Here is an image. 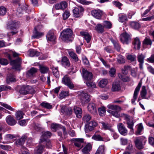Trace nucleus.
<instances>
[{
  "label": "nucleus",
  "instance_id": "nucleus-44",
  "mask_svg": "<svg viewBox=\"0 0 154 154\" xmlns=\"http://www.w3.org/2000/svg\"><path fill=\"white\" fill-rule=\"evenodd\" d=\"M103 26L100 24H98L95 27V29L99 33H102L104 31Z\"/></svg>",
  "mask_w": 154,
  "mask_h": 154
},
{
  "label": "nucleus",
  "instance_id": "nucleus-50",
  "mask_svg": "<svg viewBox=\"0 0 154 154\" xmlns=\"http://www.w3.org/2000/svg\"><path fill=\"white\" fill-rule=\"evenodd\" d=\"M145 58V56L142 54L139 53L137 56V60L139 63H144V60Z\"/></svg>",
  "mask_w": 154,
  "mask_h": 154
},
{
  "label": "nucleus",
  "instance_id": "nucleus-58",
  "mask_svg": "<svg viewBox=\"0 0 154 154\" xmlns=\"http://www.w3.org/2000/svg\"><path fill=\"white\" fill-rule=\"evenodd\" d=\"M103 26L104 28L110 29L111 28L112 24L109 22L105 21L103 22Z\"/></svg>",
  "mask_w": 154,
  "mask_h": 154
},
{
  "label": "nucleus",
  "instance_id": "nucleus-62",
  "mask_svg": "<svg viewBox=\"0 0 154 154\" xmlns=\"http://www.w3.org/2000/svg\"><path fill=\"white\" fill-rule=\"evenodd\" d=\"M70 15V13L69 11H65L63 14V19L65 20L67 19Z\"/></svg>",
  "mask_w": 154,
  "mask_h": 154
},
{
  "label": "nucleus",
  "instance_id": "nucleus-12",
  "mask_svg": "<svg viewBox=\"0 0 154 154\" xmlns=\"http://www.w3.org/2000/svg\"><path fill=\"white\" fill-rule=\"evenodd\" d=\"M61 111L62 113L68 116H70L72 112V109L71 107H67L63 105L61 106Z\"/></svg>",
  "mask_w": 154,
  "mask_h": 154
},
{
  "label": "nucleus",
  "instance_id": "nucleus-54",
  "mask_svg": "<svg viewBox=\"0 0 154 154\" xmlns=\"http://www.w3.org/2000/svg\"><path fill=\"white\" fill-rule=\"evenodd\" d=\"M16 79L14 76L11 75L9 76H8L7 78V82L8 83H9L10 82H14L15 81Z\"/></svg>",
  "mask_w": 154,
  "mask_h": 154
},
{
  "label": "nucleus",
  "instance_id": "nucleus-34",
  "mask_svg": "<svg viewBox=\"0 0 154 154\" xmlns=\"http://www.w3.org/2000/svg\"><path fill=\"white\" fill-rule=\"evenodd\" d=\"M51 69L54 75L57 78H59L60 77V74L58 69V67L53 66L51 67Z\"/></svg>",
  "mask_w": 154,
  "mask_h": 154
},
{
  "label": "nucleus",
  "instance_id": "nucleus-37",
  "mask_svg": "<svg viewBox=\"0 0 154 154\" xmlns=\"http://www.w3.org/2000/svg\"><path fill=\"white\" fill-rule=\"evenodd\" d=\"M68 54L70 57L75 62H77L79 61V58L77 55L73 51H69Z\"/></svg>",
  "mask_w": 154,
  "mask_h": 154
},
{
  "label": "nucleus",
  "instance_id": "nucleus-47",
  "mask_svg": "<svg viewBox=\"0 0 154 154\" xmlns=\"http://www.w3.org/2000/svg\"><path fill=\"white\" fill-rule=\"evenodd\" d=\"M143 46L145 45H149L151 46L152 44V41L149 38H146L143 42Z\"/></svg>",
  "mask_w": 154,
  "mask_h": 154
},
{
  "label": "nucleus",
  "instance_id": "nucleus-1",
  "mask_svg": "<svg viewBox=\"0 0 154 154\" xmlns=\"http://www.w3.org/2000/svg\"><path fill=\"white\" fill-rule=\"evenodd\" d=\"M19 92L20 94L25 95L28 94H33L35 91L32 87L27 85L21 86Z\"/></svg>",
  "mask_w": 154,
  "mask_h": 154
},
{
  "label": "nucleus",
  "instance_id": "nucleus-9",
  "mask_svg": "<svg viewBox=\"0 0 154 154\" xmlns=\"http://www.w3.org/2000/svg\"><path fill=\"white\" fill-rule=\"evenodd\" d=\"M142 82V80H140L139 83L138 85L136 87L133 95V99L131 100V103L132 104L134 103L135 100L137 98L138 94L140 90V87L141 86Z\"/></svg>",
  "mask_w": 154,
  "mask_h": 154
},
{
  "label": "nucleus",
  "instance_id": "nucleus-10",
  "mask_svg": "<svg viewBox=\"0 0 154 154\" xmlns=\"http://www.w3.org/2000/svg\"><path fill=\"white\" fill-rule=\"evenodd\" d=\"M21 63V59L19 57L11 62V64L13 66L12 69L17 70L19 69Z\"/></svg>",
  "mask_w": 154,
  "mask_h": 154
},
{
  "label": "nucleus",
  "instance_id": "nucleus-14",
  "mask_svg": "<svg viewBox=\"0 0 154 154\" xmlns=\"http://www.w3.org/2000/svg\"><path fill=\"white\" fill-rule=\"evenodd\" d=\"M103 14V11L101 10L97 9H94L91 11V14L95 18L100 19L101 18V16Z\"/></svg>",
  "mask_w": 154,
  "mask_h": 154
},
{
  "label": "nucleus",
  "instance_id": "nucleus-25",
  "mask_svg": "<svg viewBox=\"0 0 154 154\" xmlns=\"http://www.w3.org/2000/svg\"><path fill=\"white\" fill-rule=\"evenodd\" d=\"M147 94V91L146 88V87L144 86H142L141 92H140V95L141 96L142 99H148L149 97H146Z\"/></svg>",
  "mask_w": 154,
  "mask_h": 154
},
{
  "label": "nucleus",
  "instance_id": "nucleus-61",
  "mask_svg": "<svg viewBox=\"0 0 154 154\" xmlns=\"http://www.w3.org/2000/svg\"><path fill=\"white\" fill-rule=\"evenodd\" d=\"M154 5V2H153L151 5L148 7V9L146 10L142 14L143 16H145L148 14L149 11L152 8L153 6Z\"/></svg>",
  "mask_w": 154,
  "mask_h": 154
},
{
  "label": "nucleus",
  "instance_id": "nucleus-28",
  "mask_svg": "<svg viewBox=\"0 0 154 154\" xmlns=\"http://www.w3.org/2000/svg\"><path fill=\"white\" fill-rule=\"evenodd\" d=\"M27 137L25 135H23L22 137L19 139H18L16 141L15 143L16 144L18 145H20L23 144L27 139Z\"/></svg>",
  "mask_w": 154,
  "mask_h": 154
},
{
  "label": "nucleus",
  "instance_id": "nucleus-6",
  "mask_svg": "<svg viewBox=\"0 0 154 154\" xmlns=\"http://www.w3.org/2000/svg\"><path fill=\"white\" fill-rule=\"evenodd\" d=\"M83 11V8L80 6L75 7L73 10L74 16L76 17H78L81 16Z\"/></svg>",
  "mask_w": 154,
  "mask_h": 154
},
{
  "label": "nucleus",
  "instance_id": "nucleus-5",
  "mask_svg": "<svg viewBox=\"0 0 154 154\" xmlns=\"http://www.w3.org/2000/svg\"><path fill=\"white\" fill-rule=\"evenodd\" d=\"M124 119L126 121V123L128 128L131 129V131L134 130L133 127L134 123L132 120L131 118L127 115H125L124 116Z\"/></svg>",
  "mask_w": 154,
  "mask_h": 154
},
{
  "label": "nucleus",
  "instance_id": "nucleus-43",
  "mask_svg": "<svg viewBox=\"0 0 154 154\" xmlns=\"http://www.w3.org/2000/svg\"><path fill=\"white\" fill-rule=\"evenodd\" d=\"M105 147L103 145L99 146L95 154H105Z\"/></svg>",
  "mask_w": 154,
  "mask_h": 154
},
{
  "label": "nucleus",
  "instance_id": "nucleus-2",
  "mask_svg": "<svg viewBox=\"0 0 154 154\" xmlns=\"http://www.w3.org/2000/svg\"><path fill=\"white\" fill-rule=\"evenodd\" d=\"M72 34V30L67 28L63 30L60 34L61 38L64 41L69 40Z\"/></svg>",
  "mask_w": 154,
  "mask_h": 154
},
{
  "label": "nucleus",
  "instance_id": "nucleus-57",
  "mask_svg": "<svg viewBox=\"0 0 154 154\" xmlns=\"http://www.w3.org/2000/svg\"><path fill=\"white\" fill-rule=\"evenodd\" d=\"M131 69V66H125L122 69V73L124 74H127L129 70Z\"/></svg>",
  "mask_w": 154,
  "mask_h": 154
},
{
  "label": "nucleus",
  "instance_id": "nucleus-45",
  "mask_svg": "<svg viewBox=\"0 0 154 154\" xmlns=\"http://www.w3.org/2000/svg\"><path fill=\"white\" fill-rule=\"evenodd\" d=\"M130 24L132 28L135 29H139L140 26L139 23L135 22H131L130 23Z\"/></svg>",
  "mask_w": 154,
  "mask_h": 154
},
{
  "label": "nucleus",
  "instance_id": "nucleus-40",
  "mask_svg": "<svg viewBox=\"0 0 154 154\" xmlns=\"http://www.w3.org/2000/svg\"><path fill=\"white\" fill-rule=\"evenodd\" d=\"M108 80L106 79H103L100 80L99 83V85L101 88L105 87L107 84Z\"/></svg>",
  "mask_w": 154,
  "mask_h": 154
},
{
  "label": "nucleus",
  "instance_id": "nucleus-33",
  "mask_svg": "<svg viewBox=\"0 0 154 154\" xmlns=\"http://www.w3.org/2000/svg\"><path fill=\"white\" fill-rule=\"evenodd\" d=\"M75 141L74 144L78 148H81V143L83 142L84 139L82 138H76L75 139Z\"/></svg>",
  "mask_w": 154,
  "mask_h": 154
},
{
  "label": "nucleus",
  "instance_id": "nucleus-8",
  "mask_svg": "<svg viewBox=\"0 0 154 154\" xmlns=\"http://www.w3.org/2000/svg\"><path fill=\"white\" fill-rule=\"evenodd\" d=\"M82 76L85 81L91 80L92 78V73L86 70L83 69H82Z\"/></svg>",
  "mask_w": 154,
  "mask_h": 154
},
{
  "label": "nucleus",
  "instance_id": "nucleus-55",
  "mask_svg": "<svg viewBox=\"0 0 154 154\" xmlns=\"http://www.w3.org/2000/svg\"><path fill=\"white\" fill-rule=\"evenodd\" d=\"M41 105L42 107L48 109H50L52 108V106L47 103L42 102L41 104Z\"/></svg>",
  "mask_w": 154,
  "mask_h": 154
},
{
  "label": "nucleus",
  "instance_id": "nucleus-15",
  "mask_svg": "<svg viewBox=\"0 0 154 154\" xmlns=\"http://www.w3.org/2000/svg\"><path fill=\"white\" fill-rule=\"evenodd\" d=\"M118 129L121 134L125 136L128 133V130L123 124L120 123L118 125Z\"/></svg>",
  "mask_w": 154,
  "mask_h": 154
},
{
  "label": "nucleus",
  "instance_id": "nucleus-13",
  "mask_svg": "<svg viewBox=\"0 0 154 154\" xmlns=\"http://www.w3.org/2000/svg\"><path fill=\"white\" fill-rule=\"evenodd\" d=\"M97 125L96 122L94 121H91L86 125L85 128V131L86 133H88V130L90 131H92Z\"/></svg>",
  "mask_w": 154,
  "mask_h": 154
},
{
  "label": "nucleus",
  "instance_id": "nucleus-20",
  "mask_svg": "<svg viewBox=\"0 0 154 154\" xmlns=\"http://www.w3.org/2000/svg\"><path fill=\"white\" fill-rule=\"evenodd\" d=\"M51 135L50 132L48 131L43 132L42 133V138L40 140V143H42L44 141H45L47 138L50 137Z\"/></svg>",
  "mask_w": 154,
  "mask_h": 154
},
{
  "label": "nucleus",
  "instance_id": "nucleus-32",
  "mask_svg": "<svg viewBox=\"0 0 154 154\" xmlns=\"http://www.w3.org/2000/svg\"><path fill=\"white\" fill-rule=\"evenodd\" d=\"M37 69L35 68L32 67L27 72L26 75L29 77H32L33 75L37 72Z\"/></svg>",
  "mask_w": 154,
  "mask_h": 154
},
{
  "label": "nucleus",
  "instance_id": "nucleus-24",
  "mask_svg": "<svg viewBox=\"0 0 154 154\" xmlns=\"http://www.w3.org/2000/svg\"><path fill=\"white\" fill-rule=\"evenodd\" d=\"M74 110L76 117L79 118H81L82 114V111L81 109L79 107L74 106Z\"/></svg>",
  "mask_w": 154,
  "mask_h": 154
},
{
  "label": "nucleus",
  "instance_id": "nucleus-53",
  "mask_svg": "<svg viewBox=\"0 0 154 154\" xmlns=\"http://www.w3.org/2000/svg\"><path fill=\"white\" fill-rule=\"evenodd\" d=\"M102 124L103 128L105 130H108L112 132H113V130L111 128V126L107 124H106L103 122Z\"/></svg>",
  "mask_w": 154,
  "mask_h": 154
},
{
  "label": "nucleus",
  "instance_id": "nucleus-3",
  "mask_svg": "<svg viewBox=\"0 0 154 154\" xmlns=\"http://www.w3.org/2000/svg\"><path fill=\"white\" fill-rule=\"evenodd\" d=\"M62 82L63 84L67 86L70 89H72L74 87V84L68 75H66L63 77L62 79Z\"/></svg>",
  "mask_w": 154,
  "mask_h": 154
},
{
  "label": "nucleus",
  "instance_id": "nucleus-30",
  "mask_svg": "<svg viewBox=\"0 0 154 154\" xmlns=\"http://www.w3.org/2000/svg\"><path fill=\"white\" fill-rule=\"evenodd\" d=\"M119 21L121 23H125L128 20L127 15L124 14H119Z\"/></svg>",
  "mask_w": 154,
  "mask_h": 154
},
{
  "label": "nucleus",
  "instance_id": "nucleus-21",
  "mask_svg": "<svg viewBox=\"0 0 154 154\" xmlns=\"http://www.w3.org/2000/svg\"><path fill=\"white\" fill-rule=\"evenodd\" d=\"M61 63L64 66L65 68L69 67L70 65L69 59L66 56L62 57Z\"/></svg>",
  "mask_w": 154,
  "mask_h": 154
},
{
  "label": "nucleus",
  "instance_id": "nucleus-41",
  "mask_svg": "<svg viewBox=\"0 0 154 154\" xmlns=\"http://www.w3.org/2000/svg\"><path fill=\"white\" fill-rule=\"evenodd\" d=\"M84 82L89 88H96L95 83L90 80L84 81Z\"/></svg>",
  "mask_w": 154,
  "mask_h": 154
},
{
  "label": "nucleus",
  "instance_id": "nucleus-39",
  "mask_svg": "<svg viewBox=\"0 0 154 154\" xmlns=\"http://www.w3.org/2000/svg\"><path fill=\"white\" fill-rule=\"evenodd\" d=\"M43 147L41 145H39L37 146L34 150L35 154H41L43 151Z\"/></svg>",
  "mask_w": 154,
  "mask_h": 154
},
{
  "label": "nucleus",
  "instance_id": "nucleus-59",
  "mask_svg": "<svg viewBox=\"0 0 154 154\" xmlns=\"http://www.w3.org/2000/svg\"><path fill=\"white\" fill-rule=\"evenodd\" d=\"M11 89V87L8 86L2 85L0 86V92L3 91H7Z\"/></svg>",
  "mask_w": 154,
  "mask_h": 154
},
{
  "label": "nucleus",
  "instance_id": "nucleus-49",
  "mask_svg": "<svg viewBox=\"0 0 154 154\" xmlns=\"http://www.w3.org/2000/svg\"><path fill=\"white\" fill-rule=\"evenodd\" d=\"M99 114L101 116H103L106 112V109L105 107L102 106L98 109Z\"/></svg>",
  "mask_w": 154,
  "mask_h": 154
},
{
  "label": "nucleus",
  "instance_id": "nucleus-29",
  "mask_svg": "<svg viewBox=\"0 0 154 154\" xmlns=\"http://www.w3.org/2000/svg\"><path fill=\"white\" fill-rule=\"evenodd\" d=\"M39 66V71L41 73L46 74L48 72L49 69L47 66L41 65Z\"/></svg>",
  "mask_w": 154,
  "mask_h": 154
},
{
  "label": "nucleus",
  "instance_id": "nucleus-56",
  "mask_svg": "<svg viewBox=\"0 0 154 154\" xmlns=\"http://www.w3.org/2000/svg\"><path fill=\"white\" fill-rule=\"evenodd\" d=\"M1 104L2 106L10 111H14L15 110L13 108L8 104L1 103Z\"/></svg>",
  "mask_w": 154,
  "mask_h": 154
},
{
  "label": "nucleus",
  "instance_id": "nucleus-7",
  "mask_svg": "<svg viewBox=\"0 0 154 154\" xmlns=\"http://www.w3.org/2000/svg\"><path fill=\"white\" fill-rule=\"evenodd\" d=\"M145 139V137H143L136 138L134 142L136 147L139 149L143 148V146L142 143Z\"/></svg>",
  "mask_w": 154,
  "mask_h": 154
},
{
  "label": "nucleus",
  "instance_id": "nucleus-26",
  "mask_svg": "<svg viewBox=\"0 0 154 154\" xmlns=\"http://www.w3.org/2000/svg\"><path fill=\"white\" fill-rule=\"evenodd\" d=\"M134 48L136 49L139 50L140 48L141 42L140 39L137 37H136L133 43Z\"/></svg>",
  "mask_w": 154,
  "mask_h": 154
},
{
  "label": "nucleus",
  "instance_id": "nucleus-4",
  "mask_svg": "<svg viewBox=\"0 0 154 154\" xmlns=\"http://www.w3.org/2000/svg\"><path fill=\"white\" fill-rule=\"evenodd\" d=\"M120 39L124 44H128L131 40V37L126 32L121 34L120 36Z\"/></svg>",
  "mask_w": 154,
  "mask_h": 154
},
{
  "label": "nucleus",
  "instance_id": "nucleus-23",
  "mask_svg": "<svg viewBox=\"0 0 154 154\" xmlns=\"http://www.w3.org/2000/svg\"><path fill=\"white\" fill-rule=\"evenodd\" d=\"M6 121L7 123L10 125H14L16 123V121L11 116H9L6 118Z\"/></svg>",
  "mask_w": 154,
  "mask_h": 154
},
{
  "label": "nucleus",
  "instance_id": "nucleus-17",
  "mask_svg": "<svg viewBox=\"0 0 154 154\" xmlns=\"http://www.w3.org/2000/svg\"><path fill=\"white\" fill-rule=\"evenodd\" d=\"M89 112L91 113L96 115L97 114V111L95 105L93 103H90L87 106Z\"/></svg>",
  "mask_w": 154,
  "mask_h": 154
},
{
  "label": "nucleus",
  "instance_id": "nucleus-36",
  "mask_svg": "<svg viewBox=\"0 0 154 154\" xmlns=\"http://www.w3.org/2000/svg\"><path fill=\"white\" fill-rule=\"evenodd\" d=\"M120 89V86L119 83L117 82H115L113 83L112 90L113 91H117Z\"/></svg>",
  "mask_w": 154,
  "mask_h": 154
},
{
  "label": "nucleus",
  "instance_id": "nucleus-48",
  "mask_svg": "<svg viewBox=\"0 0 154 154\" xmlns=\"http://www.w3.org/2000/svg\"><path fill=\"white\" fill-rule=\"evenodd\" d=\"M23 113L20 111H18L15 114L17 119L20 120L23 118Z\"/></svg>",
  "mask_w": 154,
  "mask_h": 154
},
{
  "label": "nucleus",
  "instance_id": "nucleus-22",
  "mask_svg": "<svg viewBox=\"0 0 154 154\" xmlns=\"http://www.w3.org/2000/svg\"><path fill=\"white\" fill-rule=\"evenodd\" d=\"M38 26L37 27H35L34 28L35 32H34L33 35L32 36V38H38L44 35V33L42 32H38L37 31V29L38 28Z\"/></svg>",
  "mask_w": 154,
  "mask_h": 154
},
{
  "label": "nucleus",
  "instance_id": "nucleus-60",
  "mask_svg": "<svg viewBox=\"0 0 154 154\" xmlns=\"http://www.w3.org/2000/svg\"><path fill=\"white\" fill-rule=\"evenodd\" d=\"M7 12V9L5 8L2 6L0 7V15L3 16Z\"/></svg>",
  "mask_w": 154,
  "mask_h": 154
},
{
  "label": "nucleus",
  "instance_id": "nucleus-16",
  "mask_svg": "<svg viewBox=\"0 0 154 154\" xmlns=\"http://www.w3.org/2000/svg\"><path fill=\"white\" fill-rule=\"evenodd\" d=\"M68 4L65 1H63L59 3L56 4L54 7L57 10H64L67 7Z\"/></svg>",
  "mask_w": 154,
  "mask_h": 154
},
{
  "label": "nucleus",
  "instance_id": "nucleus-18",
  "mask_svg": "<svg viewBox=\"0 0 154 154\" xmlns=\"http://www.w3.org/2000/svg\"><path fill=\"white\" fill-rule=\"evenodd\" d=\"M46 38L48 42H54L56 39V37L54 35L53 30H50L46 35Z\"/></svg>",
  "mask_w": 154,
  "mask_h": 154
},
{
  "label": "nucleus",
  "instance_id": "nucleus-63",
  "mask_svg": "<svg viewBox=\"0 0 154 154\" xmlns=\"http://www.w3.org/2000/svg\"><path fill=\"white\" fill-rule=\"evenodd\" d=\"M68 95V91H63L61 92L60 94L59 97L60 99L65 98Z\"/></svg>",
  "mask_w": 154,
  "mask_h": 154
},
{
  "label": "nucleus",
  "instance_id": "nucleus-35",
  "mask_svg": "<svg viewBox=\"0 0 154 154\" xmlns=\"http://www.w3.org/2000/svg\"><path fill=\"white\" fill-rule=\"evenodd\" d=\"M92 149V145L88 143L86 144L83 149L82 150V152H89Z\"/></svg>",
  "mask_w": 154,
  "mask_h": 154
},
{
  "label": "nucleus",
  "instance_id": "nucleus-51",
  "mask_svg": "<svg viewBox=\"0 0 154 154\" xmlns=\"http://www.w3.org/2000/svg\"><path fill=\"white\" fill-rule=\"evenodd\" d=\"M91 116L89 114L85 115L82 118L83 121L84 122H88L91 119Z\"/></svg>",
  "mask_w": 154,
  "mask_h": 154
},
{
  "label": "nucleus",
  "instance_id": "nucleus-27",
  "mask_svg": "<svg viewBox=\"0 0 154 154\" xmlns=\"http://www.w3.org/2000/svg\"><path fill=\"white\" fill-rule=\"evenodd\" d=\"M28 54L31 57L38 56L40 54V53L34 49H30L28 51Z\"/></svg>",
  "mask_w": 154,
  "mask_h": 154
},
{
  "label": "nucleus",
  "instance_id": "nucleus-31",
  "mask_svg": "<svg viewBox=\"0 0 154 154\" xmlns=\"http://www.w3.org/2000/svg\"><path fill=\"white\" fill-rule=\"evenodd\" d=\"M108 108L114 111H120L121 109V107L117 105H114L113 104H110L107 106Z\"/></svg>",
  "mask_w": 154,
  "mask_h": 154
},
{
  "label": "nucleus",
  "instance_id": "nucleus-11",
  "mask_svg": "<svg viewBox=\"0 0 154 154\" xmlns=\"http://www.w3.org/2000/svg\"><path fill=\"white\" fill-rule=\"evenodd\" d=\"M79 97L81 102L82 104H85L89 101V96L86 93L84 92H81Z\"/></svg>",
  "mask_w": 154,
  "mask_h": 154
},
{
  "label": "nucleus",
  "instance_id": "nucleus-46",
  "mask_svg": "<svg viewBox=\"0 0 154 154\" xmlns=\"http://www.w3.org/2000/svg\"><path fill=\"white\" fill-rule=\"evenodd\" d=\"M126 57L128 60L131 62L135 61L136 62V56L135 55L128 54L126 56Z\"/></svg>",
  "mask_w": 154,
  "mask_h": 154
},
{
  "label": "nucleus",
  "instance_id": "nucleus-52",
  "mask_svg": "<svg viewBox=\"0 0 154 154\" xmlns=\"http://www.w3.org/2000/svg\"><path fill=\"white\" fill-rule=\"evenodd\" d=\"M107 111L109 113L112 114L113 116L116 117H118L119 116V115L118 113V112L119 111L116 110L113 111L111 110L108 109Z\"/></svg>",
  "mask_w": 154,
  "mask_h": 154
},
{
  "label": "nucleus",
  "instance_id": "nucleus-38",
  "mask_svg": "<svg viewBox=\"0 0 154 154\" xmlns=\"http://www.w3.org/2000/svg\"><path fill=\"white\" fill-rule=\"evenodd\" d=\"M18 27V25L16 22H12L9 26H7V29H8L14 30Z\"/></svg>",
  "mask_w": 154,
  "mask_h": 154
},
{
  "label": "nucleus",
  "instance_id": "nucleus-64",
  "mask_svg": "<svg viewBox=\"0 0 154 154\" xmlns=\"http://www.w3.org/2000/svg\"><path fill=\"white\" fill-rule=\"evenodd\" d=\"M16 137V136L15 135L11 134H8L5 136V140H8L14 138Z\"/></svg>",
  "mask_w": 154,
  "mask_h": 154
},
{
  "label": "nucleus",
  "instance_id": "nucleus-42",
  "mask_svg": "<svg viewBox=\"0 0 154 154\" xmlns=\"http://www.w3.org/2000/svg\"><path fill=\"white\" fill-rule=\"evenodd\" d=\"M137 130L136 132V135H139L141 134V132L143 131V127L141 123L138 124L137 125Z\"/></svg>",
  "mask_w": 154,
  "mask_h": 154
},
{
  "label": "nucleus",
  "instance_id": "nucleus-19",
  "mask_svg": "<svg viewBox=\"0 0 154 154\" xmlns=\"http://www.w3.org/2000/svg\"><path fill=\"white\" fill-rule=\"evenodd\" d=\"M80 34L85 39L87 43H89L90 42L91 39V36L88 32L82 31L80 32Z\"/></svg>",
  "mask_w": 154,
  "mask_h": 154
}]
</instances>
